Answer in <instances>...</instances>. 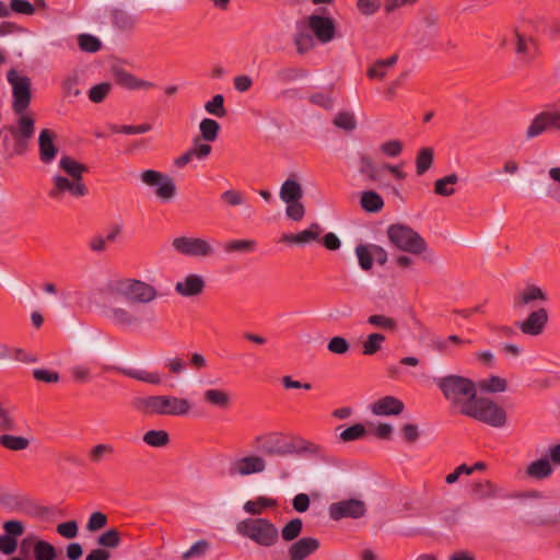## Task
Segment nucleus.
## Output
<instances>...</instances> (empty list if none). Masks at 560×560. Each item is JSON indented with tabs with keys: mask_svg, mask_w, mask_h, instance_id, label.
Instances as JSON below:
<instances>
[{
	"mask_svg": "<svg viewBox=\"0 0 560 560\" xmlns=\"http://www.w3.org/2000/svg\"><path fill=\"white\" fill-rule=\"evenodd\" d=\"M397 55H393L387 59L376 60L366 71V75L371 80H382L387 73V70L394 67L397 62Z\"/></svg>",
	"mask_w": 560,
	"mask_h": 560,
	"instance_id": "nucleus-31",
	"label": "nucleus"
},
{
	"mask_svg": "<svg viewBox=\"0 0 560 560\" xmlns=\"http://www.w3.org/2000/svg\"><path fill=\"white\" fill-rule=\"evenodd\" d=\"M434 152L432 148H421L416 158V173L423 175L432 166Z\"/></svg>",
	"mask_w": 560,
	"mask_h": 560,
	"instance_id": "nucleus-39",
	"label": "nucleus"
},
{
	"mask_svg": "<svg viewBox=\"0 0 560 560\" xmlns=\"http://www.w3.org/2000/svg\"><path fill=\"white\" fill-rule=\"evenodd\" d=\"M0 445L10 451H23L30 445V440L24 436L11 434L0 435Z\"/></svg>",
	"mask_w": 560,
	"mask_h": 560,
	"instance_id": "nucleus-42",
	"label": "nucleus"
},
{
	"mask_svg": "<svg viewBox=\"0 0 560 560\" xmlns=\"http://www.w3.org/2000/svg\"><path fill=\"white\" fill-rule=\"evenodd\" d=\"M107 524V516L102 512H93L86 523V529L91 533L97 532Z\"/></svg>",
	"mask_w": 560,
	"mask_h": 560,
	"instance_id": "nucleus-62",
	"label": "nucleus"
},
{
	"mask_svg": "<svg viewBox=\"0 0 560 560\" xmlns=\"http://www.w3.org/2000/svg\"><path fill=\"white\" fill-rule=\"evenodd\" d=\"M69 192L71 196L80 198L88 194V187L83 180L72 177L56 175L52 177V187L48 191V196L55 200H61L63 195Z\"/></svg>",
	"mask_w": 560,
	"mask_h": 560,
	"instance_id": "nucleus-14",
	"label": "nucleus"
},
{
	"mask_svg": "<svg viewBox=\"0 0 560 560\" xmlns=\"http://www.w3.org/2000/svg\"><path fill=\"white\" fill-rule=\"evenodd\" d=\"M172 247L178 254L189 257H208L214 252L210 243L200 237L178 236L172 241Z\"/></svg>",
	"mask_w": 560,
	"mask_h": 560,
	"instance_id": "nucleus-13",
	"label": "nucleus"
},
{
	"mask_svg": "<svg viewBox=\"0 0 560 560\" xmlns=\"http://www.w3.org/2000/svg\"><path fill=\"white\" fill-rule=\"evenodd\" d=\"M107 291L115 298H124L130 303L148 304L158 298L156 289L141 280L119 279L108 283Z\"/></svg>",
	"mask_w": 560,
	"mask_h": 560,
	"instance_id": "nucleus-5",
	"label": "nucleus"
},
{
	"mask_svg": "<svg viewBox=\"0 0 560 560\" xmlns=\"http://www.w3.org/2000/svg\"><path fill=\"white\" fill-rule=\"evenodd\" d=\"M366 434V429L362 423H355L347 429H345L340 434V441L348 443L352 441L360 440L364 438Z\"/></svg>",
	"mask_w": 560,
	"mask_h": 560,
	"instance_id": "nucleus-53",
	"label": "nucleus"
},
{
	"mask_svg": "<svg viewBox=\"0 0 560 560\" xmlns=\"http://www.w3.org/2000/svg\"><path fill=\"white\" fill-rule=\"evenodd\" d=\"M33 555L35 560H55L57 550L50 542L37 540L34 542Z\"/></svg>",
	"mask_w": 560,
	"mask_h": 560,
	"instance_id": "nucleus-41",
	"label": "nucleus"
},
{
	"mask_svg": "<svg viewBox=\"0 0 560 560\" xmlns=\"http://www.w3.org/2000/svg\"><path fill=\"white\" fill-rule=\"evenodd\" d=\"M515 54L525 61L534 60V56H530V45L537 46V40L532 36H525L524 34L515 31Z\"/></svg>",
	"mask_w": 560,
	"mask_h": 560,
	"instance_id": "nucleus-29",
	"label": "nucleus"
},
{
	"mask_svg": "<svg viewBox=\"0 0 560 560\" xmlns=\"http://www.w3.org/2000/svg\"><path fill=\"white\" fill-rule=\"evenodd\" d=\"M200 137L202 140L212 142L217 140L220 131V125L211 118H203L199 124Z\"/></svg>",
	"mask_w": 560,
	"mask_h": 560,
	"instance_id": "nucleus-38",
	"label": "nucleus"
},
{
	"mask_svg": "<svg viewBox=\"0 0 560 560\" xmlns=\"http://www.w3.org/2000/svg\"><path fill=\"white\" fill-rule=\"evenodd\" d=\"M322 13H313L307 16L306 24L313 36L322 44L330 43L336 37V22L331 16L324 15L326 9L320 10Z\"/></svg>",
	"mask_w": 560,
	"mask_h": 560,
	"instance_id": "nucleus-12",
	"label": "nucleus"
},
{
	"mask_svg": "<svg viewBox=\"0 0 560 560\" xmlns=\"http://www.w3.org/2000/svg\"><path fill=\"white\" fill-rule=\"evenodd\" d=\"M368 323L374 327L387 330V331H396L397 330V322L388 316L382 314H375L368 317Z\"/></svg>",
	"mask_w": 560,
	"mask_h": 560,
	"instance_id": "nucleus-49",
	"label": "nucleus"
},
{
	"mask_svg": "<svg viewBox=\"0 0 560 560\" xmlns=\"http://www.w3.org/2000/svg\"><path fill=\"white\" fill-rule=\"evenodd\" d=\"M547 301L548 295L541 288L535 284H528L514 296L513 306L516 310H522L535 302L544 303Z\"/></svg>",
	"mask_w": 560,
	"mask_h": 560,
	"instance_id": "nucleus-20",
	"label": "nucleus"
},
{
	"mask_svg": "<svg viewBox=\"0 0 560 560\" xmlns=\"http://www.w3.org/2000/svg\"><path fill=\"white\" fill-rule=\"evenodd\" d=\"M360 206L371 213L380 212L384 207L383 198L374 190L363 191L360 198Z\"/></svg>",
	"mask_w": 560,
	"mask_h": 560,
	"instance_id": "nucleus-32",
	"label": "nucleus"
},
{
	"mask_svg": "<svg viewBox=\"0 0 560 560\" xmlns=\"http://www.w3.org/2000/svg\"><path fill=\"white\" fill-rule=\"evenodd\" d=\"M506 387V380L500 376H491L490 378L480 382V388L488 393H502Z\"/></svg>",
	"mask_w": 560,
	"mask_h": 560,
	"instance_id": "nucleus-54",
	"label": "nucleus"
},
{
	"mask_svg": "<svg viewBox=\"0 0 560 560\" xmlns=\"http://www.w3.org/2000/svg\"><path fill=\"white\" fill-rule=\"evenodd\" d=\"M57 533L67 539L75 538L79 534V527L77 521H68L60 523L56 528Z\"/></svg>",
	"mask_w": 560,
	"mask_h": 560,
	"instance_id": "nucleus-63",
	"label": "nucleus"
},
{
	"mask_svg": "<svg viewBox=\"0 0 560 560\" xmlns=\"http://www.w3.org/2000/svg\"><path fill=\"white\" fill-rule=\"evenodd\" d=\"M302 528H303L302 520L293 518L282 527L281 537L284 541H292L300 536Z\"/></svg>",
	"mask_w": 560,
	"mask_h": 560,
	"instance_id": "nucleus-47",
	"label": "nucleus"
},
{
	"mask_svg": "<svg viewBox=\"0 0 560 560\" xmlns=\"http://www.w3.org/2000/svg\"><path fill=\"white\" fill-rule=\"evenodd\" d=\"M266 467L267 462L264 457L249 454L232 459L228 466V474L230 477H246L261 474L266 470Z\"/></svg>",
	"mask_w": 560,
	"mask_h": 560,
	"instance_id": "nucleus-11",
	"label": "nucleus"
},
{
	"mask_svg": "<svg viewBox=\"0 0 560 560\" xmlns=\"http://www.w3.org/2000/svg\"><path fill=\"white\" fill-rule=\"evenodd\" d=\"M202 399L210 406L219 409H228L231 405V397L228 392L219 388H209L203 392Z\"/></svg>",
	"mask_w": 560,
	"mask_h": 560,
	"instance_id": "nucleus-27",
	"label": "nucleus"
},
{
	"mask_svg": "<svg viewBox=\"0 0 560 560\" xmlns=\"http://www.w3.org/2000/svg\"><path fill=\"white\" fill-rule=\"evenodd\" d=\"M97 545L104 548H117L120 545V533L116 528H110L98 536Z\"/></svg>",
	"mask_w": 560,
	"mask_h": 560,
	"instance_id": "nucleus-52",
	"label": "nucleus"
},
{
	"mask_svg": "<svg viewBox=\"0 0 560 560\" xmlns=\"http://www.w3.org/2000/svg\"><path fill=\"white\" fill-rule=\"evenodd\" d=\"M112 75L118 85L130 91L149 90L154 88L152 82L139 79L120 67H113Z\"/></svg>",
	"mask_w": 560,
	"mask_h": 560,
	"instance_id": "nucleus-19",
	"label": "nucleus"
},
{
	"mask_svg": "<svg viewBox=\"0 0 560 560\" xmlns=\"http://www.w3.org/2000/svg\"><path fill=\"white\" fill-rule=\"evenodd\" d=\"M293 43L296 47L298 54L300 55H304L314 48L313 37L305 33L295 34Z\"/></svg>",
	"mask_w": 560,
	"mask_h": 560,
	"instance_id": "nucleus-58",
	"label": "nucleus"
},
{
	"mask_svg": "<svg viewBox=\"0 0 560 560\" xmlns=\"http://www.w3.org/2000/svg\"><path fill=\"white\" fill-rule=\"evenodd\" d=\"M435 383L451 408L463 416L478 397L476 384L468 377L451 374L435 380Z\"/></svg>",
	"mask_w": 560,
	"mask_h": 560,
	"instance_id": "nucleus-2",
	"label": "nucleus"
},
{
	"mask_svg": "<svg viewBox=\"0 0 560 560\" xmlns=\"http://www.w3.org/2000/svg\"><path fill=\"white\" fill-rule=\"evenodd\" d=\"M143 442L152 447H165L170 443V435L165 430H149L142 436Z\"/></svg>",
	"mask_w": 560,
	"mask_h": 560,
	"instance_id": "nucleus-40",
	"label": "nucleus"
},
{
	"mask_svg": "<svg viewBox=\"0 0 560 560\" xmlns=\"http://www.w3.org/2000/svg\"><path fill=\"white\" fill-rule=\"evenodd\" d=\"M10 9L18 14L33 15L35 13V5L27 0H10Z\"/></svg>",
	"mask_w": 560,
	"mask_h": 560,
	"instance_id": "nucleus-64",
	"label": "nucleus"
},
{
	"mask_svg": "<svg viewBox=\"0 0 560 560\" xmlns=\"http://www.w3.org/2000/svg\"><path fill=\"white\" fill-rule=\"evenodd\" d=\"M206 287L205 280L198 275H188L184 281L175 284V291L182 296H196L202 293Z\"/></svg>",
	"mask_w": 560,
	"mask_h": 560,
	"instance_id": "nucleus-25",
	"label": "nucleus"
},
{
	"mask_svg": "<svg viewBox=\"0 0 560 560\" xmlns=\"http://www.w3.org/2000/svg\"><path fill=\"white\" fill-rule=\"evenodd\" d=\"M323 230L318 223H312L308 229L295 234H283L281 242L304 245L319 240Z\"/></svg>",
	"mask_w": 560,
	"mask_h": 560,
	"instance_id": "nucleus-26",
	"label": "nucleus"
},
{
	"mask_svg": "<svg viewBox=\"0 0 560 560\" xmlns=\"http://www.w3.org/2000/svg\"><path fill=\"white\" fill-rule=\"evenodd\" d=\"M189 150L194 158L198 160H205L210 155L212 147L208 143L200 142V138L197 137L194 140L192 145L189 148Z\"/></svg>",
	"mask_w": 560,
	"mask_h": 560,
	"instance_id": "nucleus-61",
	"label": "nucleus"
},
{
	"mask_svg": "<svg viewBox=\"0 0 560 560\" xmlns=\"http://www.w3.org/2000/svg\"><path fill=\"white\" fill-rule=\"evenodd\" d=\"M141 182L149 187H155V196L162 201H170L176 195L174 179L154 170H145L140 174Z\"/></svg>",
	"mask_w": 560,
	"mask_h": 560,
	"instance_id": "nucleus-10",
	"label": "nucleus"
},
{
	"mask_svg": "<svg viewBox=\"0 0 560 560\" xmlns=\"http://www.w3.org/2000/svg\"><path fill=\"white\" fill-rule=\"evenodd\" d=\"M102 370H103V372L115 371L125 376L141 381V382H145L149 384H153V385H158L161 383V377L155 372H148L144 370H132V369H126V368L116 366V365H103Z\"/></svg>",
	"mask_w": 560,
	"mask_h": 560,
	"instance_id": "nucleus-23",
	"label": "nucleus"
},
{
	"mask_svg": "<svg viewBox=\"0 0 560 560\" xmlns=\"http://www.w3.org/2000/svg\"><path fill=\"white\" fill-rule=\"evenodd\" d=\"M335 127L345 131H353L357 128V118L352 112H339L332 119Z\"/></svg>",
	"mask_w": 560,
	"mask_h": 560,
	"instance_id": "nucleus-44",
	"label": "nucleus"
},
{
	"mask_svg": "<svg viewBox=\"0 0 560 560\" xmlns=\"http://www.w3.org/2000/svg\"><path fill=\"white\" fill-rule=\"evenodd\" d=\"M7 79L12 85V109L14 113L25 112L32 101L31 80L25 75H19L18 71L11 69Z\"/></svg>",
	"mask_w": 560,
	"mask_h": 560,
	"instance_id": "nucleus-9",
	"label": "nucleus"
},
{
	"mask_svg": "<svg viewBox=\"0 0 560 560\" xmlns=\"http://www.w3.org/2000/svg\"><path fill=\"white\" fill-rule=\"evenodd\" d=\"M359 172L369 180L378 183L380 188L389 189L395 196H400L399 190L395 186L382 180V166L377 167L370 155L359 154Z\"/></svg>",
	"mask_w": 560,
	"mask_h": 560,
	"instance_id": "nucleus-17",
	"label": "nucleus"
},
{
	"mask_svg": "<svg viewBox=\"0 0 560 560\" xmlns=\"http://www.w3.org/2000/svg\"><path fill=\"white\" fill-rule=\"evenodd\" d=\"M471 493L477 500H487L498 494V488L491 481L482 480L474 483Z\"/></svg>",
	"mask_w": 560,
	"mask_h": 560,
	"instance_id": "nucleus-37",
	"label": "nucleus"
},
{
	"mask_svg": "<svg viewBox=\"0 0 560 560\" xmlns=\"http://www.w3.org/2000/svg\"><path fill=\"white\" fill-rule=\"evenodd\" d=\"M319 548V541L313 537H303L289 548L290 560H305Z\"/></svg>",
	"mask_w": 560,
	"mask_h": 560,
	"instance_id": "nucleus-22",
	"label": "nucleus"
},
{
	"mask_svg": "<svg viewBox=\"0 0 560 560\" xmlns=\"http://www.w3.org/2000/svg\"><path fill=\"white\" fill-rule=\"evenodd\" d=\"M552 472V467L547 458H540L530 463L526 468V474L535 479H545Z\"/></svg>",
	"mask_w": 560,
	"mask_h": 560,
	"instance_id": "nucleus-35",
	"label": "nucleus"
},
{
	"mask_svg": "<svg viewBox=\"0 0 560 560\" xmlns=\"http://www.w3.org/2000/svg\"><path fill=\"white\" fill-rule=\"evenodd\" d=\"M55 138L56 135L50 129H43L39 133V160L45 164H49L57 156L58 149L55 144Z\"/></svg>",
	"mask_w": 560,
	"mask_h": 560,
	"instance_id": "nucleus-21",
	"label": "nucleus"
},
{
	"mask_svg": "<svg viewBox=\"0 0 560 560\" xmlns=\"http://www.w3.org/2000/svg\"><path fill=\"white\" fill-rule=\"evenodd\" d=\"M79 47L86 52H96L101 49V40L91 34H81L78 37Z\"/></svg>",
	"mask_w": 560,
	"mask_h": 560,
	"instance_id": "nucleus-55",
	"label": "nucleus"
},
{
	"mask_svg": "<svg viewBox=\"0 0 560 560\" xmlns=\"http://www.w3.org/2000/svg\"><path fill=\"white\" fill-rule=\"evenodd\" d=\"M255 442L260 451L268 456L319 455L323 452L318 444L301 438L287 440L279 432L258 435L255 438Z\"/></svg>",
	"mask_w": 560,
	"mask_h": 560,
	"instance_id": "nucleus-1",
	"label": "nucleus"
},
{
	"mask_svg": "<svg viewBox=\"0 0 560 560\" xmlns=\"http://www.w3.org/2000/svg\"><path fill=\"white\" fill-rule=\"evenodd\" d=\"M110 320L119 326H132L138 323V318L125 307H113L108 312Z\"/></svg>",
	"mask_w": 560,
	"mask_h": 560,
	"instance_id": "nucleus-33",
	"label": "nucleus"
},
{
	"mask_svg": "<svg viewBox=\"0 0 560 560\" xmlns=\"http://www.w3.org/2000/svg\"><path fill=\"white\" fill-rule=\"evenodd\" d=\"M205 109L210 115L222 118L226 116V108L224 107V97L221 94L214 95L210 101L205 104Z\"/></svg>",
	"mask_w": 560,
	"mask_h": 560,
	"instance_id": "nucleus-50",
	"label": "nucleus"
},
{
	"mask_svg": "<svg viewBox=\"0 0 560 560\" xmlns=\"http://www.w3.org/2000/svg\"><path fill=\"white\" fill-rule=\"evenodd\" d=\"M327 349L335 354H345L349 351L350 345L346 338L336 336L328 341Z\"/></svg>",
	"mask_w": 560,
	"mask_h": 560,
	"instance_id": "nucleus-60",
	"label": "nucleus"
},
{
	"mask_svg": "<svg viewBox=\"0 0 560 560\" xmlns=\"http://www.w3.org/2000/svg\"><path fill=\"white\" fill-rule=\"evenodd\" d=\"M404 402L394 397L385 396L372 405V412L376 416H397L404 411Z\"/></svg>",
	"mask_w": 560,
	"mask_h": 560,
	"instance_id": "nucleus-24",
	"label": "nucleus"
},
{
	"mask_svg": "<svg viewBox=\"0 0 560 560\" xmlns=\"http://www.w3.org/2000/svg\"><path fill=\"white\" fill-rule=\"evenodd\" d=\"M113 24L121 31H131L135 27V19L122 10L113 12Z\"/></svg>",
	"mask_w": 560,
	"mask_h": 560,
	"instance_id": "nucleus-51",
	"label": "nucleus"
},
{
	"mask_svg": "<svg viewBox=\"0 0 560 560\" xmlns=\"http://www.w3.org/2000/svg\"><path fill=\"white\" fill-rule=\"evenodd\" d=\"M548 319V311L540 307L530 312L524 320L516 323V325L524 335L536 337L544 332Z\"/></svg>",
	"mask_w": 560,
	"mask_h": 560,
	"instance_id": "nucleus-18",
	"label": "nucleus"
},
{
	"mask_svg": "<svg viewBox=\"0 0 560 560\" xmlns=\"http://www.w3.org/2000/svg\"><path fill=\"white\" fill-rule=\"evenodd\" d=\"M385 336L380 332L370 334L362 342V353L364 355H373L382 349Z\"/></svg>",
	"mask_w": 560,
	"mask_h": 560,
	"instance_id": "nucleus-43",
	"label": "nucleus"
},
{
	"mask_svg": "<svg viewBox=\"0 0 560 560\" xmlns=\"http://www.w3.org/2000/svg\"><path fill=\"white\" fill-rule=\"evenodd\" d=\"M220 198L222 202L229 207L242 206L245 202L244 195L236 189H229L223 191Z\"/></svg>",
	"mask_w": 560,
	"mask_h": 560,
	"instance_id": "nucleus-59",
	"label": "nucleus"
},
{
	"mask_svg": "<svg viewBox=\"0 0 560 560\" xmlns=\"http://www.w3.org/2000/svg\"><path fill=\"white\" fill-rule=\"evenodd\" d=\"M59 167L69 176L78 180H83V173L88 172V167L75 161L69 155H63L59 161Z\"/></svg>",
	"mask_w": 560,
	"mask_h": 560,
	"instance_id": "nucleus-30",
	"label": "nucleus"
},
{
	"mask_svg": "<svg viewBox=\"0 0 560 560\" xmlns=\"http://www.w3.org/2000/svg\"><path fill=\"white\" fill-rule=\"evenodd\" d=\"M303 197V189L299 182L294 179H287L280 188V198L285 203H293L300 201Z\"/></svg>",
	"mask_w": 560,
	"mask_h": 560,
	"instance_id": "nucleus-28",
	"label": "nucleus"
},
{
	"mask_svg": "<svg viewBox=\"0 0 560 560\" xmlns=\"http://www.w3.org/2000/svg\"><path fill=\"white\" fill-rule=\"evenodd\" d=\"M18 115L16 122L8 125L4 129L13 137L16 154H23L35 133V119L32 114L25 112L15 113Z\"/></svg>",
	"mask_w": 560,
	"mask_h": 560,
	"instance_id": "nucleus-8",
	"label": "nucleus"
},
{
	"mask_svg": "<svg viewBox=\"0 0 560 560\" xmlns=\"http://www.w3.org/2000/svg\"><path fill=\"white\" fill-rule=\"evenodd\" d=\"M276 505L277 501L275 499L258 497L256 500L246 501L243 505V509L248 514L260 515L264 510L275 508Z\"/></svg>",
	"mask_w": 560,
	"mask_h": 560,
	"instance_id": "nucleus-34",
	"label": "nucleus"
},
{
	"mask_svg": "<svg viewBox=\"0 0 560 560\" xmlns=\"http://www.w3.org/2000/svg\"><path fill=\"white\" fill-rule=\"evenodd\" d=\"M69 372L77 384H85L92 380V370L86 363L74 364Z\"/></svg>",
	"mask_w": 560,
	"mask_h": 560,
	"instance_id": "nucleus-45",
	"label": "nucleus"
},
{
	"mask_svg": "<svg viewBox=\"0 0 560 560\" xmlns=\"http://www.w3.org/2000/svg\"><path fill=\"white\" fill-rule=\"evenodd\" d=\"M549 130H560V110H544L536 115L526 129V139H534Z\"/></svg>",
	"mask_w": 560,
	"mask_h": 560,
	"instance_id": "nucleus-15",
	"label": "nucleus"
},
{
	"mask_svg": "<svg viewBox=\"0 0 560 560\" xmlns=\"http://www.w3.org/2000/svg\"><path fill=\"white\" fill-rule=\"evenodd\" d=\"M366 513L365 502L359 499H348L334 502L328 506L329 517L340 521L346 517L360 518Z\"/></svg>",
	"mask_w": 560,
	"mask_h": 560,
	"instance_id": "nucleus-16",
	"label": "nucleus"
},
{
	"mask_svg": "<svg viewBox=\"0 0 560 560\" xmlns=\"http://www.w3.org/2000/svg\"><path fill=\"white\" fill-rule=\"evenodd\" d=\"M457 183L458 176L456 174L446 175L435 180L434 192L439 196L450 197L455 194L454 185Z\"/></svg>",
	"mask_w": 560,
	"mask_h": 560,
	"instance_id": "nucleus-36",
	"label": "nucleus"
},
{
	"mask_svg": "<svg viewBox=\"0 0 560 560\" xmlns=\"http://www.w3.org/2000/svg\"><path fill=\"white\" fill-rule=\"evenodd\" d=\"M110 90H112V84L109 82L98 83L90 89L89 98L93 103H96V104L102 103L106 98V96L108 95Z\"/></svg>",
	"mask_w": 560,
	"mask_h": 560,
	"instance_id": "nucleus-57",
	"label": "nucleus"
},
{
	"mask_svg": "<svg viewBox=\"0 0 560 560\" xmlns=\"http://www.w3.org/2000/svg\"><path fill=\"white\" fill-rule=\"evenodd\" d=\"M386 235L389 244L400 252L421 255L428 249L424 238L407 224H390L387 228Z\"/></svg>",
	"mask_w": 560,
	"mask_h": 560,
	"instance_id": "nucleus-6",
	"label": "nucleus"
},
{
	"mask_svg": "<svg viewBox=\"0 0 560 560\" xmlns=\"http://www.w3.org/2000/svg\"><path fill=\"white\" fill-rule=\"evenodd\" d=\"M256 248V242L254 240H234L223 245L225 253H252Z\"/></svg>",
	"mask_w": 560,
	"mask_h": 560,
	"instance_id": "nucleus-46",
	"label": "nucleus"
},
{
	"mask_svg": "<svg viewBox=\"0 0 560 560\" xmlns=\"http://www.w3.org/2000/svg\"><path fill=\"white\" fill-rule=\"evenodd\" d=\"M466 417L476 419L493 428H502L506 424L505 410L487 397H477Z\"/></svg>",
	"mask_w": 560,
	"mask_h": 560,
	"instance_id": "nucleus-7",
	"label": "nucleus"
},
{
	"mask_svg": "<svg viewBox=\"0 0 560 560\" xmlns=\"http://www.w3.org/2000/svg\"><path fill=\"white\" fill-rule=\"evenodd\" d=\"M114 454V446L110 444H96L89 452V459L93 464H100L106 455Z\"/></svg>",
	"mask_w": 560,
	"mask_h": 560,
	"instance_id": "nucleus-56",
	"label": "nucleus"
},
{
	"mask_svg": "<svg viewBox=\"0 0 560 560\" xmlns=\"http://www.w3.org/2000/svg\"><path fill=\"white\" fill-rule=\"evenodd\" d=\"M355 254L359 260L360 267L368 271L373 266V250L372 245L360 244L355 247Z\"/></svg>",
	"mask_w": 560,
	"mask_h": 560,
	"instance_id": "nucleus-48",
	"label": "nucleus"
},
{
	"mask_svg": "<svg viewBox=\"0 0 560 560\" xmlns=\"http://www.w3.org/2000/svg\"><path fill=\"white\" fill-rule=\"evenodd\" d=\"M236 532L257 546L262 548H272L279 541V530L277 526L268 518L256 517L245 518L236 524Z\"/></svg>",
	"mask_w": 560,
	"mask_h": 560,
	"instance_id": "nucleus-4",
	"label": "nucleus"
},
{
	"mask_svg": "<svg viewBox=\"0 0 560 560\" xmlns=\"http://www.w3.org/2000/svg\"><path fill=\"white\" fill-rule=\"evenodd\" d=\"M132 406L145 416H186L191 410L188 399L167 395L139 397L132 401Z\"/></svg>",
	"mask_w": 560,
	"mask_h": 560,
	"instance_id": "nucleus-3",
	"label": "nucleus"
}]
</instances>
